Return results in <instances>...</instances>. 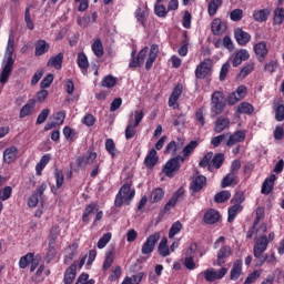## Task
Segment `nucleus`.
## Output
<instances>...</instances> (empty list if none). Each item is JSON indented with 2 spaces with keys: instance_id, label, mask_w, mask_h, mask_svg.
I'll return each mask as SVG.
<instances>
[{
  "instance_id": "1",
  "label": "nucleus",
  "mask_w": 284,
  "mask_h": 284,
  "mask_svg": "<svg viewBox=\"0 0 284 284\" xmlns=\"http://www.w3.org/2000/svg\"><path fill=\"white\" fill-rule=\"evenodd\" d=\"M12 70H14V36L10 34L2 60V71L0 74V83H2V85H6V83L9 81Z\"/></svg>"
},
{
  "instance_id": "2",
  "label": "nucleus",
  "mask_w": 284,
  "mask_h": 284,
  "mask_svg": "<svg viewBox=\"0 0 284 284\" xmlns=\"http://www.w3.org/2000/svg\"><path fill=\"white\" fill-rule=\"evenodd\" d=\"M135 195L136 191L132 189V181L124 183L115 195V207H123V203H125V205H130Z\"/></svg>"
},
{
  "instance_id": "3",
  "label": "nucleus",
  "mask_w": 284,
  "mask_h": 284,
  "mask_svg": "<svg viewBox=\"0 0 284 284\" xmlns=\"http://www.w3.org/2000/svg\"><path fill=\"white\" fill-rule=\"evenodd\" d=\"M274 232L268 233L267 235H260L255 236L254 239V246H253V255L254 258H261L263 256V253L267 251V247L272 241L275 239Z\"/></svg>"
},
{
  "instance_id": "4",
  "label": "nucleus",
  "mask_w": 284,
  "mask_h": 284,
  "mask_svg": "<svg viewBox=\"0 0 284 284\" xmlns=\"http://www.w3.org/2000/svg\"><path fill=\"white\" fill-rule=\"evenodd\" d=\"M225 105H227L225 93H223V91H214L211 95V112L215 114V116H219L223 114Z\"/></svg>"
},
{
  "instance_id": "5",
  "label": "nucleus",
  "mask_w": 284,
  "mask_h": 284,
  "mask_svg": "<svg viewBox=\"0 0 284 284\" xmlns=\"http://www.w3.org/2000/svg\"><path fill=\"white\" fill-rule=\"evenodd\" d=\"M161 240V234L160 233H153L151 234L146 241L143 243L142 248H141V254L144 256H150L152 252H154V247H156V243Z\"/></svg>"
},
{
  "instance_id": "6",
  "label": "nucleus",
  "mask_w": 284,
  "mask_h": 284,
  "mask_svg": "<svg viewBox=\"0 0 284 284\" xmlns=\"http://www.w3.org/2000/svg\"><path fill=\"white\" fill-rule=\"evenodd\" d=\"M212 74V59H204L195 69V79L203 80Z\"/></svg>"
},
{
  "instance_id": "7",
  "label": "nucleus",
  "mask_w": 284,
  "mask_h": 284,
  "mask_svg": "<svg viewBox=\"0 0 284 284\" xmlns=\"http://www.w3.org/2000/svg\"><path fill=\"white\" fill-rule=\"evenodd\" d=\"M181 170V162H179V158H171L163 166L162 172L169 179H174L176 172Z\"/></svg>"
},
{
  "instance_id": "8",
  "label": "nucleus",
  "mask_w": 284,
  "mask_h": 284,
  "mask_svg": "<svg viewBox=\"0 0 284 284\" xmlns=\"http://www.w3.org/2000/svg\"><path fill=\"white\" fill-rule=\"evenodd\" d=\"M227 274V268L222 267L220 271L214 268H207L203 272V276L207 283H214V281H221Z\"/></svg>"
},
{
  "instance_id": "9",
  "label": "nucleus",
  "mask_w": 284,
  "mask_h": 284,
  "mask_svg": "<svg viewBox=\"0 0 284 284\" xmlns=\"http://www.w3.org/2000/svg\"><path fill=\"white\" fill-rule=\"evenodd\" d=\"M229 139L225 141L226 148H234L236 143H243L245 141V131L244 130H237L234 133H226Z\"/></svg>"
},
{
  "instance_id": "10",
  "label": "nucleus",
  "mask_w": 284,
  "mask_h": 284,
  "mask_svg": "<svg viewBox=\"0 0 284 284\" xmlns=\"http://www.w3.org/2000/svg\"><path fill=\"white\" fill-rule=\"evenodd\" d=\"M184 195H185V191L183 189H179L175 193H173L171 199L164 205V209H163L164 214H168V212H170L172 207H176V203H179Z\"/></svg>"
},
{
  "instance_id": "11",
  "label": "nucleus",
  "mask_w": 284,
  "mask_h": 284,
  "mask_svg": "<svg viewBox=\"0 0 284 284\" xmlns=\"http://www.w3.org/2000/svg\"><path fill=\"white\" fill-rule=\"evenodd\" d=\"M230 256H232V247H230V245L222 246L216 255V265H219V267H223L225 261H227Z\"/></svg>"
},
{
  "instance_id": "12",
  "label": "nucleus",
  "mask_w": 284,
  "mask_h": 284,
  "mask_svg": "<svg viewBox=\"0 0 284 284\" xmlns=\"http://www.w3.org/2000/svg\"><path fill=\"white\" fill-rule=\"evenodd\" d=\"M97 152H92L91 150H89L87 152V155H82L77 160L78 166L85 169L88 168V165H92V163L97 161Z\"/></svg>"
},
{
  "instance_id": "13",
  "label": "nucleus",
  "mask_w": 284,
  "mask_h": 284,
  "mask_svg": "<svg viewBox=\"0 0 284 284\" xmlns=\"http://www.w3.org/2000/svg\"><path fill=\"white\" fill-rule=\"evenodd\" d=\"M221 221V213L214 209H210L204 213L203 222L206 225H215V223H219Z\"/></svg>"
},
{
  "instance_id": "14",
  "label": "nucleus",
  "mask_w": 284,
  "mask_h": 284,
  "mask_svg": "<svg viewBox=\"0 0 284 284\" xmlns=\"http://www.w3.org/2000/svg\"><path fill=\"white\" fill-rule=\"evenodd\" d=\"M181 94H183V84L178 83L169 98V108L176 109V106L174 105H176L179 99L181 98Z\"/></svg>"
},
{
  "instance_id": "15",
  "label": "nucleus",
  "mask_w": 284,
  "mask_h": 284,
  "mask_svg": "<svg viewBox=\"0 0 284 284\" xmlns=\"http://www.w3.org/2000/svg\"><path fill=\"white\" fill-rule=\"evenodd\" d=\"M50 52V43L43 39L36 41L34 57H43Z\"/></svg>"
},
{
  "instance_id": "16",
  "label": "nucleus",
  "mask_w": 284,
  "mask_h": 284,
  "mask_svg": "<svg viewBox=\"0 0 284 284\" xmlns=\"http://www.w3.org/2000/svg\"><path fill=\"white\" fill-rule=\"evenodd\" d=\"M158 57H159V44H152L145 62V70H152V65H154V61H156Z\"/></svg>"
},
{
  "instance_id": "17",
  "label": "nucleus",
  "mask_w": 284,
  "mask_h": 284,
  "mask_svg": "<svg viewBox=\"0 0 284 284\" xmlns=\"http://www.w3.org/2000/svg\"><path fill=\"white\" fill-rule=\"evenodd\" d=\"M227 30V24L225 22L221 21V18H215L211 23V32L215 37H219L220 34H223Z\"/></svg>"
},
{
  "instance_id": "18",
  "label": "nucleus",
  "mask_w": 284,
  "mask_h": 284,
  "mask_svg": "<svg viewBox=\"0 0 284 284\" xmlns=\"http://www.w3.org/2000/svg\"><path fill=\"white\" fill-rule=\"evenodd\" d=\"M234 37L239 45H247V43H250L252 39V36H250L246 31H244L241 28L235 29Z\"/></svg>"
},
{
  "instance_id": "19",
  "label": "nucleus",
  "mask_w": 284,
  "mask_h": 284,
  "mask_svg": "<svg viewBox=\"0 0 284 284\" xmlns=\"http://www.w3.org/2000/svg\"><path fill=\"white\" fill-rule=\"evenodd\" d=\"M206 183H207V178H205L204 175H197L193 179L190 185V190H192L194 193L201 192V190L205 187Z\"/></svg>"
},
{
  "instance_id": "20",
  "label": "nucleus",
  "mask_w": 284,
  "mask_h": 284,
  "mask_svg": "<svg viewBox=\"0 0 284 284\" xmlns=\"http://www.w3.org/2000/svg\"><path fill=\"white\" fill-rule=\"evenodd\" d=\"M74 278H77V262H73L72 265H70L63 276V283L64 284H72L74 283Z\"/></svg>"
},
{
  "instance_id": "21",
  "label": "nucleus",
  "mask_w": 284,
  "mask_h": 284,
  "mask_svg": "<svg viewBox=\"0 0 284 284\" xmlns=\"http://www.w3.org/2000/svg\"><path fill=\"white\" fill-rule=\"evenodd\" d=\"M248 59H250V52L246 49H241L235 53L232 65L233 68H239V65H241L243 61H247Z\"/></svg>"
},
{
  "instance_id": "22",
  "label": "nucleus",
  "mask_w": 284,
  "mask_h": 284,
  "mask_svg": "<svg viewBox=\"0 0 284 284\" xmlns=\"http://www.w3.org/2000/svg\"><path fill=\"white\" fill-rule=\"evenodd\" d=\"M227 128H230V118L219 116L215 120L214 132L216 134H221V132H223L224 130H227Z\"/></svg>"
},
{
  "instance_id": "23",
  "label": "nucleus",
  "mask_w": 284,
  "mask_h": 284,
  "mask_svg": "<svg viewBox=\"0 0 284 284\" xmlns=\"http://www.w3.org/2000/svg\"><path fill=\"white\" fill-rule=\"evenodd\" d=\"M63 52L58 53L57 55H52L48 62V68H54V70H61L63 68Z\"/></svg>"
},
{
  "instance_id": "24",
  "label": "nucleus",
  "mask_w": 284,
  "mask_h": 284,
  "mask_svg": "<svg viewBox=\"0 0 284 284\" xmlns=\"http://www.w3.org/2000/svg\"><path fill=\"white\" fill-rule=\"evenodd\" d=\"M158 163L159 155H156V150L151 149L144 159V165L145 168H148V170H152V168H154V165H156Z\"/></svg>"
},
{
  "instance_id": "25",
  "label": "nucleus",
  "mask_w": 284,
  "mask_h": 284,
  "mask_svg": "<svg viewBox=\"0 0 284 284\" xmlns=\"http://www.w3.org/2000/svg\"><path fill=\"white\" fill-rule=\"evenodd\" d=\"M77 252H79V244L73 243L68 246L65 250L64 264L70 265L72 261H74V256H77Z\"/></svg>"
},
{
  "instance_id": "26",
  "label": "nucleus",
  "mask_w": 284,
  "mask_h": 284,
  "mask_svg": "<svg viewBox=\"0 0 284 284\" xmlns=\"http://www.w3.org/2000/svg\"><path fill=\"white\" fill-rule=\"evenodd\" d=\"M253 50L256 54V57L263 61V59H265V57H267L268 54V50H267V43L265 41L258 42L256 44H254Z\"/></svg>"
},
{
  "instance_id": "27",
  "label": "nucleus",
  "mask_w": 284,
  "mask_h": 284,
  "mask_svg": "<svg viewBox=\"0 0 284 284\" xmlns=\"http://www.w3.org/2000/svg\"><path fill=\"white\" fill-rule=\"evenodd\" d=\"M77 63L80 70H82V74H88V68H90V61H88V55L85 54V52L78 53Z\"/></svg>"
},
{
  "instance_id": "28",
  "label": "nucleus",
  "mask_w": 284,
  "mask_h": 284,
  "mask_svg": "<svg viewBox=\"0 0 284 284\" xmlns=\"http://www.w3.org/2000/svg\"><path fill=\"white\" fill-rule=\"evenodd\" d=\"M270 14H272V10H270V8L255 10L253 12V19L258 23H263L267 21V19L270 18Z\"/></svg>"
},
{
  "instance_id": "29",
  "label": "nucleus",
  "mask_w": 284,
  "mask_h": 284,
  "mask_svg": "<svg viewBox=\"0 0 284 284\" xmlns=\"http://www.w3.org/2000/svg\"><path fill=\"white\" fill-rule=\"evenodd\" d=\"M94 212H99V204L95 202H91L84 209V212L82 214V222L90 223V214H94Z\"/></svg>"
},
{
  "instance_id": "30",
  "label": "nucleus",
  "mask_w": 284,
  "mask_h": 284,
  "mask_svg": "<svg viewBox=\"0 0 284 284\" xmlns=\"http://www.w3.org/2000/svg\"><path fill=\"white\" fill-rule=\"evenodd\" d=\"M274 181H276V175L271 174L262 184L261 193L262 194H271L272 190H274Z\"/></svg>"
},
{
  "instance_id": "31",
  "label": "nucleus",
  "mask_w": 284,
  "mask_h": 284,
  "mask_svg": "<svg viewBox=\"0 0 284 284\" xmlns=\"http://www.w3.org/2000/svg\"><path fill=\"white\" fill-rule=\"evenodd\" d=\"M241 272H243V261L236 260L230 273L231 281H239Z\"/></svg>"
},
{
  "instance_id": "32",
  "label": "nucleus",
  "mask_w": 284,
  "mask_h": 284,
  "mask_svg": "<svg viewBox=\"0 0 284 284\" xmlns=\"http://www.w3.org/2000/svg\"><path fill=\"white\" fill-rule=\"evenodd\" d=\"M17 146H10L3 152V161L4 163H14L17 161Z\"/></svg>"
},
{
  "instance_id": "33",
  "label": "nucleus",
  "mask_w": 284,
  "mask_h": 284,
  "mask_svg": "<svg viewBox=\"0 0 284 284\" xmlns=\"http://www.w3.org/2000/svg\"><path fill=\"white\" fill-rule=\"evenodd\" d=\"M51 160H52V155L50 153L44 154L40 159L39 163L36 165V172L38 176H41V172L45 170V165H48V163H50Z\"/></svg>"
},
{
  "instance_id": "34",
  "label": "nucleus",
  "mask_w": 284,
  "mask_h": 284,
  "mask_svg": "<svg viewBox=\"0 0 284 284\" xmlns=\"http://www.w3.org/2000/svg\"><path fill=\"white\" fill-rule=\"evenodd\" d=\"M32 112H34V100H30L22 106L19 113V119H26V116H30Z\"/></svg>"
},
{
  "instance_id": "35",
  "label": "nucleus",
  "mask_w": 284,
  "mask_h": 284,
  "mask_svg": "<svg viewBox=\"0 0 284 284\" xmlns=\"http://www.w3.org/2000/svg\"><path fill=\"white\" fill-rule=\"evenodd\" d=\"M265 263H276V255L274 253L272 254H265L262 255L257 261L255 262L256 267H263Z\"/></svg>"
},
{
  "instance_id": "36",
  "label": "nucleus",
  "mask_w": 284,
  "mask_h": 284,
  "mask_svg": "<svg viewBox=\"0 0 284 284\" xmlns=\"http://www.w3.org/2000/svg\"><path fill=\"white\" fill-rule=\"evenodd\" d=\"M223 6V0H211L207 4L209 17H214L219 12V8Z\"/></svg>"
},
{
  "instance_id": "37",
  "label": "nucleus",
  "mask_w": 284,
  "mask_h": 284,
  "mask_svg": "<svg viewBox=\"0 0 284 284\" xmlns=\"http://www.w3.org/2000/svg\"><path fill=\"white\" fill-rule=\"evenodd\" d=\"M164 196H165V191H163V189L161 187H158L151 192L150 203H159L160 201H163Z\"/></svg>"
},
{
  "instance_id": "38",
  "label": "nucleus",
  "mask_w": 284,
  "mask_h": 284,
  "mask_svg": "<svg viewBox=\"0 0 284 284\" xmlns=\"http://www.w3.org/2000/svg\"><path fill=\"white\" fill-rule=\"evenodd\" d=\"M136 125H134V122L132 120H129V123L124 131V136L126 141H130V139H134L136 136Z\"/></svg>"
},
{
  "instance_id": "39",
  "label": "nucleus",
  "mask_w": 284,
  "mask_h": 284,
  "mask_svg": "<svg viewBox=\"0 0 284 284\" xmlns=\"http://www.w3.org/2000/svg\"><path fill=\"white\" fill-rule=\"evenodd\" d=\"M273 108L275 110V121H284V104L281 102H273Z\"/></svg>"
},
{
  "instance_id": "40",
  "label": "nucleus",
  "mask_w": 284,
  "mask_h": 284,
  "mask_svg": "<svg viewBox=\"0 0 284 284\" xmlns=\"http://www.w3.org/2000/svg\"><path fill=\"white\" fill-rule=\"evenodd\" d=\"M179 150H181V145H179L176 141H171L166 144L164 154H172L174 158L179 154Z\"/></svg>"
},
{
  "instance_id": "41",
  "label": "nucleus",
  "mask_w": 284,
  "mask_h": 284,
  "mask_svg": "<svg viewBox=\"0 0 284 284\" xmlns=\"http://www.w3.org/2000/svg\"><path fill=\"white\" fill-rule=\"evenodd\" d=\"M91 50L93 52V54H95L98 57V59H101V57H103L104 52H103V42H101V39H97L92 45H91Z\"/></svg>"
},
{
  "instance_id": "42",
  "label": "nucleus",
  "mask_w": 284,
  "mask_h": 284,
  "mask_svg": "<svg viewBox=\"0 0 284 284\" xmlns=\"http://www.w3.org/2000/svg\"><path fill=\"white\" fill-rule=\"evenodd\" d=\"M55 187L57 190H61L63 187V183L65 181V175H63V171L60 169H55L54 172Z\"/></svg>"
},
{
  "instance_id": "43",
  "label": "nucleus",
  "mask_w": 284,
  "mask_h": 284,
  "mask_svg": "<svg viewBox=\"0 0 284 284\" xmlns=\"http://www.w3.org/2000/svg\"><path fill=\"white\" fill-rule=\"evenodd\" d=\"M237 113L239 114H253L254 105H252L250 102H242L237 106Z\"/></svg>"
},
{
  "instance_id": "44",
  "label": "nucleus",
  "mask_w": 284,
  "mask_h": 284,
  "mask_svg": "<svg viewBox=\"0 0 284 284\" xmlns=\"http://www.w3.org/2000/svg\"><path fill=\"white\" fill-rule=\"evenodd\" d=\"M225 163V154L217 153L211 159V165L215 168V170H220V168Z\"/></svg>"
},
{
  "instance_id": "45",
  "label": "nucleus",
  "mask_w": 284,
  "mask_h": 284,
  "mask_svg": "<svg viewBox=\"0 0 284 284\" xmlns=\"http://www.w3.org/2000/svg\"><path fill=\"white\" fill-rule=\"evenodd\" d=\"M232 197V193L230 191H220L215 194L214 201L215 203H226Z\"/></svg>"
},
{
  "instance_id": "46",
  "label": "nucleus",
  "mask_w": 284,
  "mask_h": 284,
  "mask_svg": "<svg viewBox=\"0 0 284 284\" xmlns=\"http://www.w3.org/2000/svg\"><path fill=\"white\" fill-rule=\"evenodd\" d=\"M158 252L160 256H163V258H165V256H170V246H168V240L165 237L161 240L158 246Z\"/></svg>"
},
{
  "instance_id": "47",
  "label": "nucleus",
  "mask_w": 284,
  "mask_h": 284,
  "mask_svg": "<svg viewBox=\"0 0 284 284\" xmlns=\"http://www.w3.org/2000/svg\"><path fill=\"white\" fill-rule=\"evenodd\" d=\"M255 64L254 62H250L246 65H244L240 73L237 74V79H245V77H248V74H252L254 72Z\"/></svg>"
},
{
  "instance_id": "48",
  "label": "nucleus",
  "mask_w": 284,
  "mask_h": 284,
  "mask_svg": "<svg viewBox=\"0 0 284 284\" xmlns=\"http://www.w3.org/2000/svg\"><path fill=\"white\" fill-rule=\"evenodd\" d=\"M283 21H284V8L277 7L274 10L273 23L275 26H282Z\"/></svg>"
},
{
  "instance_id": "49",
  "label": "nucleus",
  "mask_w": 284,
  "mask_h": 284,
  "mask_svg": "<svg viewBox=\"0 0 284 284\" xmlns=\"http://www.w3.org/2000/svg\"><path fill=\"white\" fill-rule=\"evenodd\" d=\"M243 206L241 204H234L229 207V216H227V222L233 223V221L236 219V215L239 214V211L242 210Z\"/></svg>"
},
{
  "instance_id": "50",
  "label": "nucleus",
  "mask_w": 284,
  "mask_h": 284,
  "mask_svg": "<svg viewBox=\"0 0 284 284\" xmlns=\"http://www.w3.org/2000/svg\"><path fill=\"white\" fill-rule=\"evenodd\" d=\"M183 230V224L181 221H176L171 225V229L169 230V239H174L179 232Z\"/></svg>"
},
{
  "instance_id": "51",
  "label": "nucleus",
  "mask_w": 284,
  "mask_h": 284,
  "mask_svg": "<svg viewBox=\"0 0 284 284\" xmlns=\"http://www.w3.org/2000/svg\"><path fill=\"white\" fill-rule=\"evenodd\" d=\"M112 263H114V251H110L109 253H106L102 270L104 272H108V270L112 267Z\"/></svg>"
},
{
  "instance_id": "52",
  "label": "nucleus",
  "mask_w": 284,
  "mask_h": 284,
  "mask_svg": "<svg viewBox=\"0 0 284 284\" xmlns=\"http://www.w3.org/2000/svg\"><path fill=\"white\" fill-rule=\"evenodd\" d=\"M101 85L102 88H114V85H116V78H114L112 74H109L102 79Z\"/></svg>"
},
{
  "instance_id": "53",
  "label": "nucleus",
  "mask_w": 284,
  "mask_h": 284,
  "mask_svg": "<svg viewBox=\"0 0 284 284\" xmlns=\"http://www.w3.org/2000/svg\"><path fill=\"white\" fill-rule=\"evenodd\" d=\"M33 256H34V253H27L24 256L20 257V261H19L20 270H26V267L30 265V262L32 261Z\"/></svg>"
},
{
  "instance_id": "54",
  "label": "nucleus",
  "mask_w": 284,
  "mask_h": 284,
  "mask_svg": "<svg viewBox=\"0 0 284 284\" xmlns=\"http://www.w3.org/2000/svg\"><path fill=\"white\" fill-rule=\"evenodd\" d=\"M195 148H199V141L193 140L184 146L182 154H184V156H190L192 152H194Z\"/></svg>"
},
{
  "instance_id": "55",
  "label": "nucleus",
  "mask_w": 284,
  "mask_h": 284,
  "mask_svg": "<svg viewBox=\"0 0 284 284\" xmlns=\"http://www.w3.org/2000/svg\"><path fill=\"white\" fill-rule=\"evenodd\" d=\"M61 235V230L59 229V225H54L50 230L49 234V243H57V240Z\"/></svg>"
},
{
  "instance_id": "56",
  "label": "nucleus",
  "mask_w": 284,
  "mask_h": 284,
  "mask_svg": "<svg viewBox=\"0 0 284 284\" xmlns=\"http://www.w3.org/2000/svg\"><path fill=\"white\" fill-rule=\"evenodd\" d=\"M105 150L109 152V154L114 158L116 156V144L114 143V140L106 139L105 140Z\"/></svg>"
},
{
  "instance_id": "57",
  "label": "nucleus",
  "mask_w": 284,
  "mask_h": 284,
  "mask_svg": "<svg viewBox=\"0 0 284 284\" xmlns=\"http://www.w3.org/2000/svg\"><path fill=\"white\" fill-rule=\"evenodd\" d=\"M234 181H236V174L230 172L223 178L221 187H230V185H232Z\"/></svg>"
},
{
  "instance_id": "58",
  "label": "nucleus",
  "mask_w": 284,
  "mask_h": 284,
  "mask_svg": "<svg viewBox=\"0 0 284 284\" xmlns=\"http://www.w3.org/2000/svg\"><path fill=\"white\" fill-rule=\"evenodd\" d=\"M135 19L136 21L140 22V24L145 28V21L148 19L146 14H145V10H143L142 8H138L135 10Z\"/></svg>"
},
{
  "instance_id": "59",
  "label": "nucleus",
  "mask_w": 284,
  "mask_h": 284,
  "mask_svg": "<svg viewBox=\"0 0 284 284\" xmlns=\"http://www.w3.org/2000/svg\"><path fill=\"white\" fill-rule=\"evenodd\" d=\"M112 241V233H105L103 236L98 241V248L103 250L105 245H108Z\"/></svg>"
},
{
  "instance_id": "60",
  "label": "nucleus",
  "mask_w": 284,
  "mask_h": 284,
  "mask_svg": "<svg viewBox=\"0 0 284 284\" xmlns=\"http://www.w3.org/2000/svg\"><path fill=\"white\" fill-rule=\"evenodd\" d=\"M12 196V186L0 189V201H8Z\"/></svg>"
},
{
  "instance_id": "61",
  "label": "nucleus",
  "mask_w": 284,
  "mask_h": 284,
  "mask_svg": "<svg viewBox=\"0 0 284 284\" xmlns=\"http://www.w3.org/2000/svg\"><path fill=\"white\" fill-rule=\"evenodd\" d=\"M212 156H214V153H206L199 162L200 168H207V165H212Z\"/></svg>"
},
{
  "instance_id": "62",
  "label": "nucleus",
  "mask_w": 284,
  "mask_h": 284,
  "mask_svg": "<svg viewBox=\"0 0 284 284\" xmlns=\"http://www.w3.org/2000/svg\"><path fill=\"white\" fill-rule=\"evenodd\" d=\"M57 243L49 242L47 258L48 261H52L57 256Z\"/></svg>"
},
{
  "instance_id": "63",
  "label": "nucleus",
  "mask_w": 284,
  "mask_h": 284,
  "mask_svg": "<svg viewBox=\"0 0 284 284\" xmlns=\"http://www.w3.org/2000/svg\"><path fill=\"white\" fill-rule=\"evenodd\" d=\"M257 278H261V271L255 270L247 275L246 280L244 281V284L255 283Z\"/></svg>"
},
{
  "instance_id": "64",
  "label": "nucleus",
  "mask_w": 284,
  "mask_h": 284,
  "mask_svg": "<svg viewBox=\"0 0 284 284\" xmlns=\"http://www.w3.org/2000/svg\"><path fill=\"white\" fill-rule=\"evenodd\" d=\"M231 21L239 22L243 19V10L242 9H234L230 12Z\"/></svg>"
}]
</instances>
